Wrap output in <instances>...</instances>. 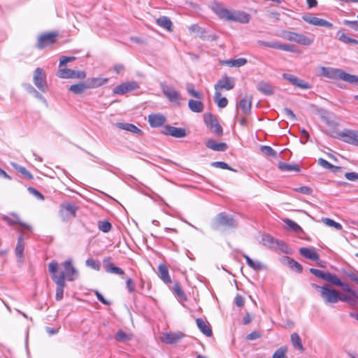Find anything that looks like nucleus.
Returning a JSON list of instances; mask_svg holds the SVG:
<instances>
[{
  "instance_id": "nucleus-1",
  "label": "nucleus",
  "mask_w": 358,
  "mask_h": 358,
  "mask_svg": "<svg viewBox=\"0 0 358 358\" xmlns=\"http://www.w3.org/2000/svg\"><path fill=\"white\" fill-rule=\"evenodd\" d=\"M48 271L51 274V278L54 276H63V280H68L69 281L74 280L78 275V273L76 268L73 266L71 259L66 260L60 265L56 261H52L48 264Z\"/></svg>"
},
{
  "instance_id": "nucleus-2",
  "label": "nucleus",
  "mask_w": 358,
  "mask_h": 358,
  "mask_svg": "<svg viewBox=\"0 0 358 358\" xmlns=\"http://www.w3.org/2000/svg\"><path fill=\"white\" fill-rule=\"evenodd\" d=\"M212 9L220 19L227 21L247 24L250 22L251 18L250 15L246 12L241 10L232 12L217 3L213 6Z\"/></svg>"
},
{
  "instance_id": "nucleus-3",
  "label": "nucleus",
  "mask_w": 358,
  "mask_h": 358,
  "mask_svg": "<svg viewBox=\"0 0 358 358\" xmlns=\"http://www.w3.org/2000/svg\"><path fill=\"white\" fill-rule=\"evenodd\" d=\"M311 286L319 293L320 297L327 305L335 304L339 301H346L345 297L343 294L336 289L330 288L328 285L320 286L313 283Z\"/></svg>"
},
{
  "instance_id": "nucleus-4",
  "label": "nucleus",
  "mask_w": 358,
  "mask_h": 358,
  "mask_svg": "<svg viewBox=\"0 0 358 358\" xmlns=\"http://www.w3.org/2000/svg\"><path fill=\"white\" fill-rule=\"evenodd\" d=\"M236 221L230 215L221 213L217 215L213 224V228L215 230L219 229L220 227H224L225 228H234L237 227Z\"/></svg>"
},
{
  "instance_id": "nucleus-5",
  "label": "nucleus",
  "mask_w": 358,
  "mask_h": 358,
  "mask_svg": "<svg viewBox=\"0 0 358 358\" xmlns=\"http://www.w3.org/2000/svg\"><path fill=\"white\" fill-rule=\"evenodd\" d=\"M204 122L212 133L220 136L223 134L222 127L219 124L216 117L210 113L205 114Z\"/></svg>"
},
{
  "instance_id": "nucleus-6",
  "label": "nucleus",
  "mask_w": 358,
  "mask_h": 358,
  "mask_svg": "<svg viewBox=\"0 0 358 358\" xmlns=\"http://www.w3.org/2000/svg\"><path fill=\"white\" fill-rule=\"evenodd\" d=\"M33 81L36 87L42 92H45L48 90L46 74L43 69H36L34 73Z\"/></svg>"
},
{
  "instance_id": "nucleus-7",
  "label": "nucleus",
  "mask_w": 358,
  "mask_h": 358,
  "mask_svg": "<svg viewBox=\"0 0 358 358\" xmlns=\"http://www.w3.org/2000/svg\"><path fill=\"white\" fill-rule=\"evenodd\" d=\"M57 34L47 33L41 35L36 43V48L38 49H43L49 45H52L56 41Z\"/></svg>"
},
{
  "instance_id": "nucleus-8",
  "label": "nucleus",
  "mask_w": 358,
  "mask_h": 358,
  "mask_svg": "<svg viewBox=\"0 0 358 358\" xmlns=\"http://www.w3.org/2000/svg\"><path fill=\"white\" fill-rule=\"evenodd\" d=\"M235 86V81L233 78L224 76L220 79L217 83L215 85L214 87L215 92H220L222 90H231Z\"/></svg>"
},
{
  "instance_id": "nucleus-9",
  "label": "nucleus",
  "mask_w": 358,
  "mask_h": 358,
  "mask_svg": "<svg viewBox=\"0 0 358 358\" xmlns=\"http://www.w3.org/2000/svg\"><path fill=\"white\" fill-rule=\"evenodd\" d=\"M61 207L62 210L59 213L63 220L76 217V213L78 210V207L76 205L71 203H63Z\"/></svg>"
},
{
  "instance_id": "nucleus-10",
  "label": "nucleus",
  "mask_w": 358,
  "mask_h": 358,
  "mask_svg": "<svg viewBox=\"0 0 358 358\" xmlns=\"http://www.w3.org/2000/svg\"><path fill=\"white\" fill-rule=\"evenodd\" d=\"M139 87L138 84L136 81L127 82L122 83L113 89V93L116 94H124L128 92L135 90Z\"/></svg>"
},
{
  "instance_id": "nucleus-11",
  "label": "nucleus",
  "mask_w": 358,
  "mask_h": 358,
  "mask_svg": "<svg viewBox=\"0 0 358 358\" xmlns=\"http://www.w3.org/2000/svg\"><path fill=\"white\" fill-rule=\"evenodd\" d=\"M302 18L305 22L312 25L324 27L327 28L333 27L332 23L327 21L326 20L319 18L311 15H303Z\"/></svg>"
},
{
  "instance_id": "nucleus-12",
  "label": "nucleus",
  "mask_w": 358,
  "mask_h": 358,
  "mask_svg": "<svg viewBox=\"0 0 358 358\" xmlns=\"http://www.w3.org/2000/svg\"><path fill=\"white\" fill-rule=\"evenodd\" d=\"M282 78L287 81H289L292 85L295 87H299L301 89H310V85L305 82L304 80L297 78L296 76L289 74V73H283Z\"/></svg>"
},
{
  "instance_id": "nucleus-13",
  "label": "nucleus",
  "mask_w": 358,
  "mask_h": 358,
  "mask_svg": "<svg viewBox=\"0 0 358 358\" xmlns=\"http://www.w3.org/2000/svg\"><path fill=\"white\" fill-rule=\"evenodd\" d=\"M13 218L10 217L8 215H3L1 218L3 221L6 222L8 225L10 226H14L15 224H19L21 227L31 231V227L20 220V218L18 215L16 213H11L10 214Z\"/></svg>"
},
{
  "instance_id": "nucleus-14",
  "label": "nucleus",
  "mask_w": 358,
  "mask_h": 358,
  "mask_svg": "<svg viewBox=\"0 0 358 358\" xmlns=\"http://www.w3.org/2000/svg\"><path fill=\"white\" fill-rule=\"evenodd\" d=\"M162 133L176 138H182L186 136V131L185 129L175 127L170 125L164 127Z\"/></svg>"
},
{
  "instance_id": "nucleus-15",
  "label": "nucleus",
  "mask_w": 358,
  "mask_h": 358,
  "mask_svg": "<svg viewBox=\"0 0 358 358\" xmlns=\"http://www.w3.org/2000/svg\"><path fill=\"white\" fill-rule=\"evenodd\" d=\"M52 280L56 284L55 299L57 301H60L63 299L64 296V289L66 286V282L63 280V276H54L53 279Z\"/></svg>"
},
{
  "instance_id": "nucleus-16",
  "label": "nucleus",
  "mask_w": 358,
  "mask_h": 358,
  "mask_svg": "<svg viewBox=\"0 0 358 358\" xmlns=\"http://www.w3.org/2000/svg\"><path fill=\"white\" fill-rule=\"evenodd\" d=\"M162 90L164 94L169 99L170 101L176 103L178 104L180 103V101L182 99V98L178 92L171 87H164Z\"/></svg>"
},
{
  "instance_id": "nucleus-17",
  "label": "nucleus",
  "mask_w": 358,
  "mask_h": 358,
  "mask_svg": "<svg viewBox=\"0 0 358 358\" xmlns=\"http://www.w3.org/2000/svg\"><path fill=\"white\" fill-rule=\"evenodd\" d=\"M252 97H244L240 100L237 107L241 110L245 115H249L251 113Z\"/></svg>"
},
{
  "instance_id": "nucleus-18",
  "label": "nucleus",
  "mask_w": 358,
  "mask_h": 358,
  "mask_svg": "<svg viewBox=\"0 0 358 358\" xmlns=\"http://www.w3.org/2000/svg\"><path fill=\"white\" fill-rule=\"evenodd\" d=\"M148 122L152 127H158L164 124L166 117L162 114H151L148 115Z\"/></svg>"
},
{
  "instance_id": "nucleus-19",
  "label": "nucleus",
  "mask_w": 358,
  "mask_h": 358,
  "mask_svg": "<svg viewBox=\"0 0 358 358\" xmlns=\"http://www.w3.org/2000/svg\"><path fill=\"white\" fill-rule=\"evenodd\" d=\"M182 336V333H166L161 338V341L167 344H173L177 343Z\"/></svg>"
},
{
  "instance_id": "nucleus-20",
  "label": "nucleus",
  "mask_w": 358,
  "mask_h": 358,
  "mask_svg": "<svg viewBox=\"0 0 358 358\" xmlns=\"http://www.w3.org/2000/svg\"><path fill=\"white\" fill-rule=\"evenodd\" d=\"M206 146L213 150L223 152L227 149L225 143H217L213 139H208L206 142Z\"/></svg>"
},
{
  "instance_id": "nucleus-21",
  "label": "nucleus",
  "mask_w": 358,
  "mask_h": 358,
  "mask_svg": "<svg viewBox=\"0 0 358 358\" xmlns=\"http://www.w3.org/2000/svg\"><path fill=\"white\" fill-rule=\"evenodd\" d=\"M116 126L120 129L128 131L133 134L140 136L143 134V131L133 124L119 122L116 124Z\"/></svg>"
},
{
  "instance_id": "nucleus-22",
  "label": "nucleus",
  "mask_w": 358,
  "mask_h": 358,
  "mask_svg": "<svg viewBox=\"0 0 358 358\" xmlns=\"http://www.w3.org/2000/svg\"><path fill=\"white\" fill-rule=\"evenodd\" d=\"M301 255L303 257L313 260V261H319V255L315 251L314 249L308 248H301L299 250Z\"/></svg>"
},
{
  "instance_id": "nucleus-23",
  "label": "nucleus",
  "mask_w": 358,
  "mask_h": 358,
  "mask_svg": "<svg viewBox=\"0 0 358 358\" xmlns=\"http://www.w3.org/2000/svg\"><path fill=\"white\" fill-rule=\"evenodd\" d=\"M158 271L159 277L164 283L169 284L171 282L168 268L165 264H159L158 266Z\"/></svg>"
},
{
  "instance_id": "nucleus-24",
  "label": "nucleus",
  "mask_w": 358,
  "mask_h": 358,
  "mask_svg": "<svg viewBox=\"0 0 358 358\" xmlns=\"http://www.w3.org/2000/svg\"><path fill=\"white\" fill-rule=\"evenodd\" d=\"M196 324L200 331L206 336L210 337L213 334L211 328L208 324H206V322L201 318H197Z\"/></svg>"
},
{
  "instance_id": "nucleus-25",
  "label": "nucleus",
  "mask_w": 358,
  "mask_h": 358,
  "mask_svg": "<svg viewBox=\"0 0 358 358\" xmlns=\"http://www.w3.org/2000/svg\"><path fill=\"white\" fill-rule=\"evenodd\" d=\"M294 42H296L300 45L308 46L313 43V38H309L305 35L294 33Z\"/></svg>"
},
{
  "instance_id": "nucleus-26",
  "label": "nucleus",
  "mask_w": 358,
  "mask_h": 358,
  "mask_svg": "<svg viewBox=\"0 0 358 358\" xmlns=\"http://www.w3.org/2000/svg\"><path fill=\"white\" fill-rule=\"evenodd\" d=\"M347 73L341 69L331 68L328 78L331 79H341L345 81Z\"/></svg>"
},
{
  "instance_id": "nucleus-27",
  "label": "nucleus",
  "mask_w": 358,
  "mask_h": 358,
  "mask_svg": "<svg viewBox=\"0 0 358 358\" xmlns=\"http://www.w3.org/2000/svg\"><path fill=\"white\" fill-rule=\"evenodd\" d=\"M188 107L194 113H201L204 109V105L201 101L193 99L189 100Z\"/></svg>"
},
{
  "instance_id": "nucleus-28",
  "label": "nucleus",
  "mask_w": 358,
  "mask_h": 358,
  "mask_svg": "<svg viewBox=\"0 0 358 358\" xmlns=\"http://www.w3.org/2000/svg\"><path fill=\"white\" fill-rule=\"evenodd\" d=\"M257 90L266 95H271L273 94V87L268 83L262 81L257 84Z\"/></svg>"
},
{
  "instance_id": "nucleus-29",
  "label": "nucleus",
  "mask_w": 358,
  "mask_h": 358,
  "mask_svg": "<svg viewBox=\"0 0 358 358\" xmlns=\"http://www.w3.org/2000/svg\"><path fill=\"white\" fill-rule=\"evenodd\" d=\"M262 241L264 245L270 248H276L279 244L278 242L269 234H264L262 236Z\"/></svg>"
},
{
  "instance_id": "nucleus-30",
  "label": "nucleus",
  "mask_w": 358,
  "mask_h": 358,
  "mask_svg": "<svg viewBox=\"0 0 358 358\" xmlns=\"http://www.w3.org/2000/svg\"><path fill=\"white\" fill-rule=\"evenodd\" d=\"M24 249V242L23 240V235L21 234L17 239V243L15 247V254L16 256L20 259V260L23 258V252Z\"/></svg>"
},
{
  "instance_id": "nucleus-31",
  "label": "nucleus",
  "mask_w": 358,
  "mask_h": 358,
  "mask_svg": "<svg viewBox=\"0 0 358 358\" xmlns=\"http://www.w3.org/2000/svg\"><path fill=\"white\" fill-rule=\"evenodd\" d=\"M291 343L294 348L298 349L301 352L304 350L301 339L297 333L294 332L291 334Z\"/></svg>"
},
{
  "instance_id": "nucleus-32",
  "label": "nucleus",
  "mask_w": 358,
  "mask_h": 358,
  "mask_svg": "<svg viewBox=\"0 0 358 358\" xmlns=\"http://www.w3.org/2000/svg\"><path fill=\"white\" fill-rule=\"evenodd\" d=\"M243 257L245 258L247 264L252 268L255 271H260L263 269L262 264L259 261H253L248 255L243 254Z\"/></svg>"
},
{
  "instance_id": "nucleus-33",
  "label": "nucleus",
  "mask_w": 358,
  "mask_h": 358,
  "mask_svg": "<svg viewBox=\"0 0 358 358\" xmlns=\"http://www.w3.org/2000/svg\"><path fill=\"white\" fill-rule=\"evenodd\" d=\"M156 23L166 30L169 31H171V27L173 24L169 17L166 16L160 17L156 20Z\"/></svg>"
},
{
  "instance_id": "nucleus-34",
  "label": "nucleus",
  "mask_w": 358,
  "mask_h": 358,
  "mask_svg": "<svg viewBox=\"0 0 358 358\" xmlns=\"http://www.w3.org/2000/svg\"><path fill=\"white\" fill-rule=\"evenodd\" d=\"M108 80V78H92L88 80L87 85L89 88H95L106 84Z\"/></svg>"
},
{
  "instance_id": "nucleus-35",
  "label": "nucleus",
  "mask_w": 358,
  "mask_h": 358,
  "mask_svg": "<svg viewBox=\"0 0 358 358\" xmlns=\"http://www.w3.org/2000/svg\"><path fill=\"white\" fill-rule=\"evenodd\" d=\"M278 168L280 171H285V172H289V171H299L300 167L297 164H289L284 162H280L278 164Z\"/></svg>"
},
{
  "instance_id": "nucleus-36",
  "label": "nucleus",
  "mask_w": 358,
  "mask_h": 358,
  "mask_svg": "<svg viewBox=\"0 0 358 358\" xmlns=\"http://www.w3.org/2000/svg\"><path fill=\"white\" fill-rule=\"evenodd\" d=\"M89 88L87 84L84 83H80L78 84L72 85L69 87V90L74 94H78L84 92L87 89Z\"/></svg>"
},
{
  "instance_id": "nucleus-37",
  "label": "nucleus",
  "mask_w": 358,
  "mask_h": 358,
  "mask_svg": "<svg viewBox=\"0 0 358 358\" xmlns=\"http://www.w3.org/2000/svg\"><path fill=\"white\" fill-rule=\"evenodd\" d=\"M214 101L219 108H225L228 104V100L226 97H222L221 92H215L214 94Z\"/></svg>"
},
{
  "instance_id": "nucleus-38",
  "label": "nucleus",
  "mask_w": 358,
  "mask_h": 358,
  "mask_svg": "<svg viewBox=\"0 0 358 358\" xmlns=\"http://www.w3.org/2000/svg\"><path fill=\"white\" fill-rule=\"evenodd\" d=\"M10 164L17 171L23 175L26 178L29 180L33 179V175L27 171L25 167L20 166L15 162H11Z\"/></svg>"
},
{
  "instance_id": "nucleus-39",
  "label": "nucleus",
  "mask_w": 358,
  "mask_h": 358,
  "mask_svg": "<svg viewBox=\"0 0 358 358\" xmlns=\"http://www.w3.org/2000/svg\"><path fill=\"white\" fill-rule=\"evenodd\" d=\"M247 62L248 61L245 58L229 59L224 62L225 64L231 67H241L247 64Z\"/></svg>"
},
{
  "instance_id": "nucleus-40",
  "label": "nucleus",
  "mask_w": 358,
  "mask_h": 358,
  "mask_svg": "<svg viewBox=\"0 0 358 358\" xmlns=\"http://www.w3.org/2000/svg\"><path fill=\"white\" fill-rule=\"evenodd\" d=\"M355 131V130H345L341 132L339 135L343 141L352 144L353 142Z\"/></svg>"
},
{
  "instance_id": "nucleus-41",
  "label": "nucleus",
  "mask_w": 358,
  "mask_h": 358,
  "mask_svg": "<svg viewBox=\"0 0 358 358\" xmlns=\"http://www.w3.org/2000/svg\"><path fill=\"white\" fill-rule=\"evenodd\" d=\"M173 293L179 297L181 300L186 301L187 297L185 294L184 293L182 289L181 288L180 284L178 282L174 283V285L172 289Z\"/></svg>"
},
{
  "instance_id": "nucleus-42",
  "label": "nucleus",
  "mask_w": 358,
  "mask_h": 358,
  "mask_svg": "<svg viewBox=\"0 0 358 358\" xmlns=\"http://www.w3.org/2000/svg\"><path fill=\"white\" fill-rule=\"evenodd\" d=\"M73 70L69 69H62L60 68L57 76L61 78H73Z\"/></svg>"
},
{
  "instance_id": "nucleus-43",
  "label": "nucleus",
  "mask_w": 358,
  "mask_h": 358,
  "mask_svg": "<svg viewBox=\"0 0 358 358\" xmlns=\"http://www.w3.org/2000/svg\"><path fill=\"white\" fill-rule=\"evenodd\" d=\"M324 280L327 281V282L332 285L338 286V285L341 284V280H339V278L336 275L331 274V273L329 272H327Z\"/></svg>"
},
{
  "instance_id": "nucleus-44",
  "label": "nucleus",
  "mask_w": 358,
  "mask_h": 358,
  "mask_svg": "<svg viewBox=\"0 0 358 358\" xmlns=\"http://www.w3.org/2000/svg\"><path fill=\"white\" fill-rule=\"evenodd\" d=\"M115 338L119 342H124V341L131 340V336L130 334L125 333L124 331H123L122 330H119L116 333Z\"/></svg>"
},
{
  "instance_id": "nucleus-45",
  "label": "nucleus",
  "mask_w": 358,
  "mask_h": 358,
  "mask_svg": "<svg viewBox=\"0 0 358 358\" xmlns=\"http://www.w3.org/2000/svg\"><path fill=\"white\" fill-rule=\"evenodd\" d=\"M284 222L289 229H291L294 231L299 232L302 231L301 227L298 224H296V222L289 219L284 220Z\"/></svg>"
},
{
  "instance_id": "nucleus-46",
  "label": "nucleus",
  "mask_w": 358,
  "mask_h": 358,
  "mask_svg": "<svg viewBox=\"0 0 358 358\" xmlns=\"http://www.w3.org/2000/svg\"><path fill=\"white\" fill-rule=\"evenodd\" d=\"M106 270L107 272L115 273L121 276L124 275V271L122 268L113 264H110L108 266H107Z\"/></svg>"
},
{
  "instance_id": "nucleus-47",
  "label": "nucleus",
  "mask_w": 358,
  "mask_h": 358,
  "mask_svg": "<svg viewBox=\"0 0 358 358\" xmlns=\"http://www.w3.org/2000/svg\"><path fill=\"white\" fill-rule=\"evenodd\" d=\"M288 265L294 271L301 273L302 271V266L297 262L292 259L290 258H287Z\"/></svg>"
},
{
  "instance_id": "nucleus-48",
  "label": "nucleus",
  "mask_w": 358,
  "mask_h": 358,
  "mask_svg": "<svg viewBox=\"0 0 358 358\" xmlns=\"http://www.w3.org/2000/svg\"><path fill=\"white\" fill-rule=\"evenodd\" d=\"M98 227L101 231L107 233L110 231L112 225L108 221H99L98 223Z\"/></svg>"
},
{
  "instance_id": "nucleus-49",
  "label": "nucleus",
  "mask_w": 358,
  "mask_h": 358,
  "mask_svg": "<svg viewBox=\"0 0 358 358\" xmlns=\"http://www.w3.org/2000/svg\"><path fill=\"white\" fill-rule=\"evenodd\" d=\"M260 150L266 156L269 157H275L276 155V152L271 147L267 145H262L260 147Z\"/></svg>"
},
{
  "instance_id": "nucleus-50",
  "label": "nucleus",
  "mask_w": 358,
  "mask_h": 358,
  "mask_svg": "<svg viewBox=\"0 0 358 358\" xmlns=\"http://www.w3.org/2000/svg\"><path fill=\"white\" fill-rule=\"evenodd\" d=\"M322 222L329 227H333L337 230H341L342 226L340 223L335 222L334 220L330 218H324L322 220Z\"/></svg>"
},
{
  "instance_id": "nucleus-51",
  "label": "nucleus",
  "mask_w": 358,
  "mask_h": 358,
  "mask_svg": "<svg viewBox=\"0 0 358 358\" xmlns=\"http://www.w3.org/2000/svg\"><path fill=\"white\" fill-rule=\"evenodd\" d=\"M338 40L344 43H353L355 45L358 44V41L354 38H351L346 36L344 33H342L338 36Z\"/></svg>"
},
{
  "instance_id": "nucleus-52",
  "label": "nucleus",
  "mask_w": 358,
  "mask_h": 358,
  "mask_svg": "<svg viewBox=\"0 0 358 358\" xmlns=\"http://www.w3.org/2000/svg\"><path fill=\"white\" fill-rule=\"evenodd\" d=\"M338 286L341 287L343 291L350 293L351 296L357 299L358 294L352 290L348 284L343 283L341 281V284L338 285Z\"/></svg>"
},
{
  "instance_id": "nucleus-53",
  "label": "nucleus",
  "mask_w": 358,
  "mask_h": 358,
  "mask_svg": "<svg viewBox=\"0 0 358 358\" xmlns=\"http://www.w3.org/2000/svg\"><path fill=\"white\" fill-rule=\"evenodd\" d=\"M187 90L188 92V93L194 96V98H197V99H202L203 98V94L198 92V91H196L194 88H193V86L192 85H189L187 87Z\"/></svg>"
},
{
  "instance_id": "nucleus-54",
  "label": "nucleus",
  "mask_w": 358,
  "mask_h": 358,
  "mask_svg": "<svg viewBox=\"0 0 358 358\" xmlns=\"http://www.w3.org/2000/svg\"><path fill=\"white\" fill-rule=\"evenodd\" d=\"M275 49L282 50L284 51H287V52H293L294 51V46L293 45H289V44L279 43H277V42H275Z\"/></svg>"
},
{
  "instance_id": "nucleus-55",
  "label": "nucleus",
  "mask_w": 358,
  "mask_h": 358,
  "mask_svg": "<svg viewBox=\"0 0 358 358\" xmlns=\"http://www.w3.org/2000/svg\"><path fill=\"white\" fill-rule=\"evenodd\" d=\"M310 272L315 275L316 277L321 278L322 280H324V278L326 276L327 272H324L321 270L311 268H310Z\"/></svg>"
},
{
  "instance_id": "nucleus-56",
  "label": "nucleus",
  "mask_w": 358,
  "mask_h": 358,
  "mask_svg": "<svg viewBox=\"0 0 358 358\" xmlns=\"http://www.w3.org/2000/svg\"><path fill=\"white\" fill-rule=\"evenodd\" d=\"M211 165L216 168L233 171V169L227 163L224 162H214L211 164Z\"/></svg>"
},
{
  "instance_id": "nucleus-57",
  "label": "nucleus",
  "mask_w": 358,
  "mask_h": 358,
  "mask_svg": "<svg viewBox=\"0 0 358 358\" xmlns=\"http://www.w3.org/2000/svg\"><path fill=\"white\" fill-rule=\"evenodd\" d=\"M317 163L320 166L327 169L336 168L334 165L331 164V163H329V162L322 158H320L317 161Z\"/></svg>"
},
{
  "instance_id": "nucleus-58",
  "label": "nucleus",
  "mask_w": 358,
  "mask_h": 358,
  "mask_svg": "<svg viewBox=\"0 0 358 358\" xmlns=\"http://www.w3.org/2000/svg\"><path fill=\"white\" fill-rule=\"evenodd\" d=\"M85 264L87 266H90L95 270L99 271L100 268L99 264L93 259H87L85 262Z\"/></svg>"
},
{
  "instance_id": "nucleus-59",
  "label": "nucleus",
  "mask_w": 358,
  "mask_h": 358,
  "mask_svg": "<svg viewBox=\"0 0 358 358\" xmlns=\"http://www.w3.org/2000/svg\"><path fill=\"white\" fill-rule=\"evenodd\" d=\"M286 348H280L278 350H277L273 355V358H285V353H286Z\"/></svg>"
},
{
  "instance_id": "nucleus-60",
  "label": "nucleus",
  "mask_w": 358,
  "mask_h": 358,
  "mask_svg": "<svg viewBox=\"0 0 358 358\" xmlns=\"http://www.w3.org/2000/svg\"><path fill=\"white\" fill-rule=\"evenodd\" d=\"M345 78V82L351 84L358 85V76L352 75L347 73V76Z\"/></svg>"
},
{
  "instance_id": "nucleus-61",
  "label": "nucleus",
  "mask_w": 358,
  "mask_h": 358,
  "mask_svg": "<svg viewBox=\"0 0 358 358\" xmlns=\"http://www.w3.org/2000/svg\"><path fill=\"white\" fill-rule=\"evenodd\" d=\"M295 191L303 194L309 195L312 193L313 190L309 187L303 186L295 189Z\"/></svg>"
},
{
  "instance_id": "nucleus-62",
  "label": "nucleus",
  "mask_w": 358,
  "mask_h": 358,
  "mask_svg": "<svg viewBox=\"0 0 358 358\" xmlns=\"http://www.w3.org/2000/svg\"><path fill=\"white\" fill-rule=\"evenodd\" d=\"M28 191L29 193H31V194L35 196L38 199L42 200V201L44 200L43 195L41 192H39L37 189H36L35 188L29 187Z\"/></svg>"
},
{
  "instance_id": "nucleus-63",
  "label": "nucleus",
  "mask_w": 358,
  "mask_h": 358,
  "mask_svg": "<svg viewBox=\"0 0 358 358\" xmlns=\"http://www.w3.org/2000/svg\"><path fill=\"white\" fill-rule=\"evenodd\" d=\"M282 112L289 119H291L292 120H294L296 119L295 114L293 113V111L291 109H289L288 108H283Z\"/></svg>"
},
{
  "instance_id": "nucleus-64",
  "label": "nucleus",
  "mask_w": 358,
  "mask_h": 358,
  "mask_svg": "<svg viewBox=\"0 0 358 358\" xmlns=\"http://www.w3.org/2000/svg\"><path fill=\"white\" fill-rule=\"evenodd\" d=\"M345 177L350 181H355L358 180V173L355 172H348L345 174Z\"/></svg>"
}]
</instances>
